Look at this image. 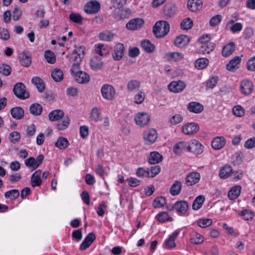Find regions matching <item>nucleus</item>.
I'll return each instance as SVG.
<instances>
[{"label": "nucleus", "mask_w": 255, "mask_h": 255, "mask_svg": "<svg viewBox=\"0 0 255 255\" xmlns=\"http://www.w3.org/2000/svg\"><path fill=\"white\" fill-rule=\"evenodd\" d=\"M241 61V57L238 56H235L233 59L230 61L228 64H227V69L230 71H234L237 68H238V65L240 63Z\"/></svg>", "instance_id": "obj_32"}, {"label": "nucleus", "mask_w": 255, "mask_h": 255, "mask_svg": "<svg viewBox=\"0 0 255 255\" xmlns=\"http://www.w3.org/2000/svg\"><path fill=\"white\" fill-rule=\"evenodd\" d=\"M176 10V6L174 4L169 3L164 6V13L167 16L171 17L175 13Z\"/></svg>", "instance_id": "obj_42"}, {"label": "nucleus", "mask_w": 255, "mask_h": 255, "mask_svg": "<svg viewBox=\"0 0 255 255\" xmlns=\"http://www.w3.org/2000/svg\"><path fill=\"white\" fill-rule=\"evenodd\" d=\"M41 170H36L31 176V185L32 187L40 186L42 183V180L40 178Z\"/></svg>", "instance_id": "obj_27"}, {"label": "nucleus", "mask_w": 255, "mask_h": 255, "mask_svg": "<svg viewBox=\"0 0 255 255\" xmlns=\"http://www.w3.org/2000/svg\"><path fill=\"white\" fill-rule=\"evenodd\" d=\"M160 167L159 165H155L151 166L150 169H149V177H154L157 175L160 171Z\"/></svg>", "instance_id": "obj_63"}, {"label": "nucleus", "mask_w": 255, "mask_h": 255, "mask_svg": "<svg viewBox=\"0 0 255 255\" xmlns=\"http://www.w3.org/2000/svg\"><path fill=\"white\" fill-rule=\"evenodd\" d=\"M19 196V192L17 189H12L6 192L4 197L6 199L14 200L17 198Z\"/></svg>", "instance_id": "obj_46"}, {"label": "nucleus", "mask_w": 255, "mask_h": 255, "mask_svg": "<svg viewBox=\"0 0 255 255\" xmlns=\"http://www.w3.org/2000/svg\"><path fill=\"white\" fill-rule=\"evenodd\" d=\"M125 51V46L123 44L121 43L116 44L112 53L114 59L116 61L121 60L124 56Z\"/></svg>", "instance_id": "obj_12"}, {"label": "nucleus", "mask_w": 255, "mask_h": 255, "mask_svg": "<svg viewBox=\"0 0 255 255\" xmlns=\"http://www.w3.org/2000/svg\"><path fill=\"white\" fill-rule=\"evenodd\" d=\"M205 201V197L203 195L197 196L194 200L192 204V209L194 210H198L201 208Z\"/></svg>", "instance_id": "obj_37"}, {"label": "nucleus", "mask_w": 255, "mask_h": 255, "mask_svg": "<svg viewBox=\"0 0 255 255\" xmlns=\"http://www.w3.org/2000/svg\"><path fill=\"white\" fill-rule=\"evenodd\" d=\"M141 46L147 53H151L154 49V45L149 40H144L141 41Z\"/></svg>", "instance_id": "obj_47"}, {"label": "nucleus", "mask_w": 255, "mask_h": 255, "mask_svg": "<svg viewBox=\"0 0 255 255\" xmlns=\"http://www.w3.org/2000/svg\"><path fill=\"white\" fill-rule=\"evenodd\" d=\"M199 130V126L195 123H189L184 125L182 127L183 133L186 135H192Z\"/></svg>", "instance_id": "obj_10"}, {"label": "nucleus", "mask_w": 255, "mask_h": 255, "mask_svg": "<svg viewBox=\"0 0 255 255\" xmlns=\"http://www.w3.org/2000/svg\"><path fill=\"white\" fill-rule=\"evenodd\" d=\"M115 35L112 33H100L99 37L101 40L105 41H112Z\"/></svg>", "instance_id": "obj_55"}, {"label": "nucleus", "mask_w": 255, "mask_h": 255, "mask_svg": "<svg viewBox=\"0 0 255 255\" xmlns=\"http://www.w3.org/2000/svg\"><path fill=\"white\" fill-rule=\"evenodd\" d=\"M69 143L67 138L61 137L58 138L57 142L55 143V146L59 149H65L68 147Z\"/></svg>", "instance_id": "obj_45"}, {"label": "nucleus", "mask_w": 255, "mask_h": 255, "mask_svg": "<svg viewBox=\"0 0 255 255\" xmlns=\"http://www.w3.org/2000/svg\"><path fill=\"white\" fill-rule=\"evenodd\" d=\"M184 150L188 151V141H180L173 146V151L176 154L180 155Z\"/></svg>", "instance_id": "obj_24"}, {"label": "nucleus", "mask_w": 255, "mask_h": 255, "mask_svg": "<svg viewBox=\"0 0 255 255\" xmlns=\"http://www.w3.org/2000/svg\"><path fill=\"white\" fill-rule=\"evenodd\" d=\"M233 114L237 117H242L245 114V111L241 106H235L233 109Z\"/></svg>", "instance_id": "obj_61"}, {"label": "nucleus", "mask_w": 255, "mask_h": 255, "mask_svg": "<svg viewBox=\"0 0 255 255\" xmlns=\"http://www.w3.org/2000/svg\"><path fill=\"white\" fill-rule=\"evenodd\" d=\"M254 89V85L252 82L248 79L242 81L240 85V90L241 93L244 95H250Z\"/></svg>", "instance_id": "obj_11"}, {"label": "nucleus", "mask_w": 255, "mask_h": 255, "mask_svg": "<svg viewBox=\"0 0 255 255\" xmlns=\"http://www.w3.org/2000/svg\"><path fill=\"white\" fill-rule=\"evenodd\" d=\"M145 93L140 91L134 96V102L137 104H141L144 100Z\"/></svg>", "instance_id": "obj_59"}, {"label": "nucleus", "mask_w": 255, "mask_h": 255, "mask_svg": "<svg viewBox=\"0 0 255 255\" xmlns=\"http://www.w3.org/2000/svg\"><path fill=\"white\" fill-rule=\"evenodd\" d=\"M162 160V156L159 153L153 151L150 153L148 161L150 164H155L159 163Z\"/></svg>", "instance_id": "obj_31"}, {"label": "nucleus", "mask_w": 255, "mask_h": 255, "mask_svg": "<svg viewBox=\"0 0 255 255\" xmlns=\"http://www.w3.org/2000/svg\"><path fill=\"white\" fill-rule=\"evenodd\" d=\"M200 178L201 175L199 173L197 172H192L186 176L185 183L188 186H192L198 183Z\"/></svg>", "instance_id": "obj_15"}, {"label": "nucleus", "mask_w": 255, "mask_h": 255, "mask_svg": "<svg viewBox=\"0 0 255 255\" xmlns=\"http://www.w3.org/2000/svg\"><path fill=\"white\" fill-rule=\"evenodd\" d=\"M232 167L230 165H226L220 169L219 175L221 178L226 179L232 174Z\"/></svg>", "instance_id": "obj_34"}, {"label": "nucleus", "mask_w": 255, "mask_h": 255, "mask_svg": "<svg viewBox=\"0 0 255 255\" xmlns=\"http://www.w3.org/2000/svg\"><path fill=\"white\" fill-rule=\"evenodd\" d=\"M179 232L174 231L164 243L163 246L166 249H171L176 246L175 240L177 237Z\"/></svg>", "instance_id": "obj_23"}, {"label": "nucleus", "mask_w": 255, "mask_h": 255, "mask_svg": "<svg viewBox=\"0 0 255 255\" xmlns=\"http://www.w3.org/2000/svg\"><path fill=\"white\" fill-rule=\"evenodd\" d=\"M70 119L68 117H65L62 122L57 124L56 128L58 130H63L68 128L70 124Z\"/></svg>", "instance_id": "obj_51"}, {"label": "nucleus", "mask_w": 255, "mask_h": 255, "mask_svg": "<svg viewBox=\"0 0 255 255\" xmlns=\"http://www.w3.org/2000/svg\"><path fill=\"white\" fill-rule=\"evenodd\" d=\"M212 224V220L210 219H200L197 221L198 225L201 228H206Z\"/></svg>", "instance_id": "obj_58"}, {"label": "nucleus", "mask_w": 255, "mask_h": 255, "mask_svg": "<svg viewBox=\"0 0 255 255\" xmlns=\"http://www.w3.org/2000/svg\"><path fill=\"white\" fill-rule=\"evenodd\" d=\"M144 21L143 19L135 18L130 20L126 24V27L129 30H137L143 24Z\"/></svg>", "instance_id": "obj_14"}, {"label": "nucleus", "mask_w": 255, "mask_h": 255, "mask_svg": "<svg viewBox=\"0 0 255 255\" xmlns=\"http://www.w3.org/2000/svg\"><path fill=\"white\" fill-rule=\"evenodd\" d=\"M218 76H213L210 78L206 83V86L207 88L213 89L217 85L218 81Z\"/></svg>", "instance_id": "obj_57"}, {"label": "nucleus", "mask_w": 255, "mask_h": 255, "mask_svg": "<svg viewBox=\"0 0 255 255\" xmlns=\"http://www.w3.org/2000/svg\"><path fill=\"white\" fill-rule=\"evenodd\" d=\"M187 108L190 112L195 114L200 113L204 110V107L202 105L195 102H191L188 103Z\"/></svg>", "instance_id": "obj_20"}, {"label": "nucleus", "mask_w": 255, "mask_h": 255, "mask_svg": "<svg viewBox=\"0 0 255 255\" xmlns=\"http://www.w3.org/2000/svg\"><path fill=\"white\" fill-rule=\"evenodd\" d=\"M241 189L239 185L232 187L228 194L229 198L231 200L237 199L241 194Z\"/></svg>", "instance_id": "obj_28"}, {"label": "nucleus", "mask_w": 255, "mask_h": 255, "mask_svg": "<svg viewBox=\"0 0 255 255\" xmlns=\"http://www.w3.org/2000/svg\"><path fill=\"white\" fill-rule=\"evenodd\" d=\"M103 97L108 100H112L116 95L114 87L111 85L105 84L101 88Z\"/></svg>", "instance_id": "obj_6"}, {"label": "nucleus", "mask_w": 255, "mask_h": 255, "mask_svg": "<svg viewBox=\"0 0 255 255\" xmlns=\"http://www.w3.org/2000/svg\"><path fill=\"white\" fill-rule=\"evenodd\" d=\"M13 92L20 99H25L29 97L28 92L26 90L25 86L22 83H18L14 85Z\"/></svg>", "instance_id": "obj_3"}, {"label": "nucleus", "mask_w": 255, "mask_h": 255, "mask_svg": "<svg viewBox=\"0 0 255 255\" xmlns=\"http://www.w3.org/2000/svg\"><path fill=\"white\" fill-rule=\"evenodd\" d=\"M209 64V60L205 58H201L198 59L195 62V66L199 69L205 68Z\"/></svg>", "instance_id": "obj_44"}, {"label": "nucleus", "mask_w": 255, "mask_h": 255, "mask_svg": "<svg viewBox=\"0 0 255 255\" xmlns=\"http://www.w3.org/2000/svg\"><path fill=\"white\" fill-rule=\"evenodd\" d=\"M85 49V47L84 46H80L74 50L72 53L67 55V58L72 63L70 71H75L78 70V68L80 67V64L84 56Z\"/></svg>", "instance_id": "obj_1"}, {"label": "nucleus", "mask_w": 255, "mask_h": 255, "mask_svg": "<svg viewBox=\"0 0 255 255\" xmlns=\"http://www.w3.org/2000/svg\"><path fill=\"white\" fill-rule=\"evenodd\" d=\"M90 65L91 68L95 71L101 69L103 66V62L101 59L98 56L93 57L90 60Z\"/></svg>", "instance_id": "obj_26"}, {"label": "nucleus", "mask_w": 255, "mask_h": 255, "mask_svg": "<svg viewBox=\"0 0 255 255\" xmlns=\"http://www.w3.org/2000/svg\"><path fill=\"white\" fill-rule=\"evenodd\" d=\"M51 77L57 82H60L63 79V71L58 68H55L51 71Z\"/></svg>", "instance_id": "obj_39"}, {"label": "nucleus", "mask_w": 255, "mask_h": 255, "mask_svg": "<svg viewBox=\"0 0 255 255\" xmlns=\"http://www.w3.org/2000/svg\"><path fill=\"white\" fill-rule=\"evenodd\" d=\"M80 69V67L78 68V70L75 71H71L72 75L74 77L75 81L80 84L88 83L90 80V76Z\"/></svg>", "instance_id": "obj_4"}, {"label": "nucleus", "mask_w": 255, "mask_h": 255, "mask_svg": "<svg viewBox=\"0 0 255 255\" xmlns=\"http://www.w3.org/2000/svg\"><path fill=\"white\" fill-rule=\"evenodd\" d=\"M215 47L214 43L197 44V49L199 53L205 54H209L214 50Z\"/></svg>", "instance_id": "obj_18"}, {"label": "nucleus", "mask_w": 255, "mask_h": 255, "mask_svg": "<svg viewBox=\"0 0 255 255\" xmlns=\"http://www.w3.org/2000/svg\"><path fill=\"white\" fill-rule=\"evenodd\" d=\"M180 26L183 30H187L193 26V21L190 18H186L181 22Z\"/></svg>", "instance_id": "obj_52"}, {"label": "nucleus", "mask_w": 255, "mask_h": 255, "mask_svg": "<svg viewBox=\"0 0 255 255\" xmlns=\"http://www.w3.org/2000/svg\"><path fill=\"white\" fill-rule=\"evenodd\" d=\"M44 57L47 62L49 63L54 64L56 62L55 54L51 50H48L45 51Z\"/></svg>", "instance_id": "obj_50"}, {"label": "nucleus", "mask_w": 255, "mask_h": 255, "mask_svg": "<svg viewBox=\"0 0 255 255\" xmlns=\"http://www.w3.org/2000/svg\"><path fill=\"white\" fill-rule=\"evenodd\" d=\"M226 143V140L223 136H217L215 137L212 141V147L216 150L222 148Z\"/></svg>", "instance_id": "obj_21"}, {"label": "nucleus", "mask_w": 255, "mask_h": 255, "mask_svg": "<svg viewBox=\"0 0 255 255\" xmlns=\"http://www.w3.org/2000/svg\"><path fill=\"white\" fill-rule=\"evenodd\" d=\"M240 215L246 220H252L254 216V213L248 210H244L242 211L240 213Z\"/></svg>", "instance_id": "obj_60"}, {"label": "nucleus", "mask_w": 255, "mask_h": 255, "mask_svg": "<svg viewBox=\"0 0 255 255\" xmlns=\"http://www.w3.org/2000/svg\"><path fill=\"white\" fill-rule=\"evenodd\" d=\"M156 219L160 223L173 221V218L169 216L166 212H162L158 213L156 216Z\"/></svg>", "instance_id": "obj_43"}, {"label": "nucleus", "mask_w": 255, "mask_h": 255, "mask_svg": "<svg viewBox=\"0 0 255 255\" xmlns=\"http://www.w3.org/2000/svg\"><path fill=\"white\" fill-rule=\"evenodd\" d=\"M189 205L186 201H177L173 206L171 207V210L175 209L178 214L185 215L188 211Z\"/></svg>", "instance_id": "obj_7"}, {"label": "nucleus", "mask_w": 255, "mask_h": 255, "mask_svg": "<svg viewBox=\"0 0 255 255\" xmlns=\"http://www.w3.org/2000/svg\"><path fill=\"white\" fill-rule=\"evenodd\" d=\"M162 26L163 29L162 32H169V23L167 21L164 20H159L157 21L152 28V32H159L162 30Z\"/></svg>", "instance_id": "obj_17"}, {"label": "nucleus", "mask_w": 255, "mask_h": 255, "mask_svg": "<svg viewBox=\"0 0 255 255\" xmlns=\"http://www.w3.org/2000/svg\"><path fill=\"white\" fill-rule=\"evenodd\" d=\"M247 69L251 71H255V56L252 57L248 61Z\"/></svg>", "instance_id": "obj_64"}, {"label": "nucleus", "mask_w": 255, "mask_h": 255, "mask_svg": "<svg viewBox=\"0 0 255 255\" xmlns=\"http://www.w3.org/2000/svg\"><path fill=\"white\" fill-rule=\"evenodd\" d=\"M11 72V67L5 64L0 65V73L4 76H8Z\"/></svg>", "instance_id": "obj_56"}, {"label": "nucleus", "mask_w": 255, "mask_h": 255, "mask_svg": "<svg viewBox=\"0 0 255 255\" xmlns=\"http://www.w3.org/2000/svg\"><path fill=\"white\" fill-rule=\"evenodd\" d=\"M236 44L234 42H230L227 43L223 47L222 55L223 57H227L230 56L235 51Z\"/></svg>", "instance_id": "obj_19"}, {"label": "nucleus", "mask_w": 255, "mask_h": 255, "mask_svg": "<svg viewBox=\"0 0 255 255\" xmlns=\"http://www.w3.org/2000/svg\"><path fill=\"white\" fill-rule=\"evenodd\" d=\"M42 110V107L40 104L37 103L32 104L29 108L30 113L34 116L40 115Z\"/></svg>", "instance_id": "obj_41"}, {"label": "nucleus", "mask_w": 255, "mask_h": 255, "mask_svg": "<svg viewBox=\"0 0 255 255\" xmlns=\"http://www.w3.org/2000/svg\"><path fill=\"white\" fill-rule=\"evenodd\" d=\"M101 8L100 3L96 0H91L84 6V11L88 14H95L98 12Z\"/></svg>", "instance_id": "obj_8"}, {"label": "nucleus", "mask_w": 255, "mask_h": 255, "mask_svg": "<svg viewBox=\"0 0 255 255\" xmlns=\"http://www.w3.org/2000/svg\"><path fill=\"white\" fill-rule=\"evenodd\" d=\"M189 38L185 34H181L177 36L174 41L175 45L179 47H183L189 42Z\"/></svg>", "instance_id": "obj_25"}, {"label": "nucleus", "mask_w": 255, "mask_h": 255, "mask_svg": "<svg viewBox=\"0 0 255 255\" xmlns=\"http://www.w3.org/2000/svg\"><path fill=\"white\" fill-rule=\"evenodd\" d=\"M44 155L39 154L36 159L33 157H30L25 160V164L26 166L31 168L32 170L37 169L43 162Z\"/></svg>", "instance_id": "obj_5"}, {"label": "nucleus", "mask_w": 255, "mask_h": 255, "mask_svg": "<svg viewBox=\"0 0 255 255\" xmlns=\"http://www.w3.org/2000/svg\"><path fill=\"white\" fill-rule=\"evenodd\" d=\"M202 1L201 0H189L187 2V7L189 9L195 11L202 7Z\"/></svg>", "instance_id": "obj_29"}, {"label": "nucleus", "mask_w": 255, "mask_h": 255, "mask_svg": "<svg viewBox=\"0 0 255 255\" xmlns=\"http://www.w3.org/2000/svg\"><path fill=\"white\" fill-rule=\"evenodd\" d=\"M140 87V82L136 79H133L128 82L127 88L128 91L133 92L137 91Z\"/></svg>", "instance_id": "obj_35"}, {"label": "nucleus", "mask_w": 255, "mask_h": 255, "mask_svg": "<svg viewBox=\"0 0 255 255\" xmlns=\"http://www.w3.org/2000/svg\"><path fill=\"white\" fill-rule=\"evenodd\" d=\"M31 82L32 84L36 86L39 92L42 93L44 91L45 89V84L41 78L38 77H35L32 79Z\"/></svg>", "instance_id": "obj_36"}, {"label": "nucleus", "mask_w": 255, "mask_h": 255, "mask_svg": "<svg viewBox=\"0 0 255 255\" xmlns=\"http://www.w3.org/2000/svg\"><path fill=\"white\" fill-rule=\"evenodd\" d=\"M69 18L71 21L76 23H81L83 20L82 16L78 13H71L69 15Z\"/></svg>", "instance_id": "obj_62"}, {"label": "nucleus", "mask_w": 255, "mask_h": 255, "mask_svg": "<svg viewBox=\"0 0 255 255\" xmlns=\"http://www.w3.org/2000/svg\"><path fill=\"white\" fill-rule=\"evenodd\" d=\"M10 113L12 118L16 120L21 119L23 118L24 115V110L21 107H19L12 108Z\"/></svg>", "instance_id": "obj_33"}, {"label": "nucleus", "mask_w": 255, "mask_h": 255, "mask_svg": "<svg viewBox=\"0 0 255 255\" xmlns=\"http://www.w3.org/2000/svg\"><path fill=\"white\" fill-rule=\"evenodd\" d=\"M134 120L136 125L140 127H144L149 123L150 117L146 113L139 112L135 115Z\"/></svg>", "instance_id": "obj_2"}, {"label": "nucleus", "mask_w": 255, "mask_h": 255, "mask_svg": "<svg viewBox=\"0 0 255 255\" xmlns=\"http://www.w3.org/2000/svg\"><path fill=\"white\" fill-rule=\"evenodd\" d=\"M186 84L184 82L178 80L171 82L168 86L169 91L178 93L184 90L186 87Z\"/></svg>", "instance_id": "obj_13"}, {"label": "nucleus", "mask_w": 255, "mask_h": 255, "mask_svg": "<svg viewBox=\"0 0 255 255\" xmlns=\"http://www.w3.org/2000/svg\"><path fill=\"white\" fill-rule=\"evenodd\" d=\"M101 113L99 109L97 107L94 108L91 113L90 119L94 123H97L101 119L100 118Z\"/></svg>", "instance_id": "obj_48"}, {"label": "nucleus", "mask_w": 255, "mask_h": 255, "mask_svg": "<svg viewBox=\"0 0 255 255\" xmlns=\"http://www.w3.org/2000/svg\"><path fill=\"white\" fill-rule=\"evenodd\" d=\"M149 169L145 170L142 167H138L136 171V175L139 178L149 177Z\"/></svg>", "instance_id": "obj_53"}, {"label": "nucleus", "mask_w": 255, "mask_h": 255, "mask_svg": "<svg viewBox=\"0 0 255 255\" xmlns=\"http://www.w3.org/2000/svg\"><path fill=\"white\" fill-rule=\"evenodd\" d=\"M211 36L209 34H204L201 36L198 39L197 44H209L213 43L210 42Z\"/></svg>", "instance_id": "obj_54"}, {"label": "nucleus", "mask_w": 255, "mask_h": 255, "mask_svg": "<svg viewBox=\"0 0 255 255\" xmlns=\"http://www.w3.org/2000/svg\"><path fill=\"white\" fill-rule=\"evenodd\" d=\"M143 138L146 144H152L157 138L156 130L153 128L148 129L144 133Z\"/></svg>", "instance_id": "obj_16"}, {"label": "nucleus", "mask_w": 255, "mask_h": 255, "mask_svg": "<svg viewBox=\"0 0 255 255\" xmlns=\"http://www.w3.org/2000/svg\"><path fill=\"white\" fill-rule=\"evenodd\" d=\"M188 151L196 154H201L204 150L203 146L197 140H192L188 141Z\"/></svg>", "instance_id": "obj_9"}, {"label": "nucleus", "mask_w": 255, "mask_h": 255, "mask_svg": "<svg viewBox=\"0 0 255 255\" xmlns=\"http://www.w3.org/2000/svg\"><path fill=\"white\" fill-rule=\"evenodd\" d=\"M182 183L179 181H176L170 188V193L173 196L178 195L181 190Z\"/></svg>", "instance_id": "obj_40"}, {"label": "nucleus", "mask_w": 255, "mask_h": 255, "mask_svg": "<svg viewBox=\"0 0 255 255\" xmlns=\"http://www.w3.org/2000/svg\"><path fill=\"white\" fill-rule=\"evenodd\" d=\"M64 116V113L61 110H55L51 112L49 114V119L51 121H57L62 119Z\"/></svg>", "instance_id": "obj_30"}, {"label": "nucleus", "mask_w": 255, "mask_h": 255, "mask_svg": "<svg viewBox=\"0 0 255 255\" xmlns=\"http://www.w3.org/2000/svg\"><path fill=\"white\" fill-rule=\"evenodd\" d=\"M190 241L192 244H200L204 241V237L200 234L194 232L191 234Z\"/></svg>", "instance_id": "obj_38"}, {"label": "nucleus", "mask_w": 255, "mask_h": 255, "mask_svg": "<svg viewBox=\"0 0 255 255\" xmlns=\"http://www.w3.org/2000/svg\"><path fill=\"white\" fill-rule=\"evenodd\" d=\"M166 204V199L163 197L156 198L153 202L152 205L154 208H160Z\"/></svg>", "instance_id": "obj_49"}, {"label": "nucleus", "mask_w": 255, "mask_h": 255, "mask_svg": "<svg viewBox=\"0 0 255 255\" xmlns=\"http://www.w3.org/2000/svg\"><path fill=\"white\" fill-rule=\"evenodd\" d=\"M21 65L23 67H28L31 64V57L28 51H23L21 54L19 60Z\"/></svg>", "instance_id": "obj_22"}]
</instances>
